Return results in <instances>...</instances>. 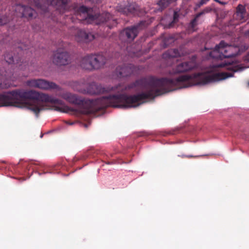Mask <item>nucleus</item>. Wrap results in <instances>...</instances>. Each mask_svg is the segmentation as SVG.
<instances>
[{"label": "nucleus", "mask_w": 249, "mask_h": 249, "mask_svg": "<svg viewBox=\"0 0 249 249\" xmlns=\"http://www.w3.org/2000/svg\"><path fill=\"white\" fill-rule=\"evenodd\" d=\"M144 90L133 95L124 94L103 96L96 100L83 98L77 95L57 90V95L67 102L79 106L78 110L83 114L95 115L109 107L120 108L135 107L147 99H154L156 97L169 92V78H156L149 76L143 77L128 85L124 90Z\"/></svg>", "instance_id": "f257e3e1"}, {"label": "nucleus", "mask_w": 249, "mask_h": 249, "mask_svg": "<svg viewBox=\"0 0 249 249\" xmlns=\"http://www.w3.org/2000/svg\"><path fill=\"white\" fill-rule=\"evenodd\" d=\"M27 99L30 100L27 105L28 108L36 115L40 111L45 109L44 103H50L54 104L62 105L61 100L53 98L48 94L39 93L35 90L25 91L22 89L15 90L6 94H0V106H18L20 102Z\"/></svg>", "instance_id": "f03ea898"}, {"label": "nucleus", "mask_w": 249, "mask_h": 249, "mask_svg": "<svg viewBox=\"0 0 249 249\" xmlns=\"http://www.w3.org/2000/svg\"><path fill=\"white\" fill-rule=\"evenodd\" d=\"M92 12V8L82 5L75 10V14L79 20L88 24H105L109 29H111L117 24L116 19L109 13L105 12L102 14L96 15L93 14Z\"/></svg>", "instance_id": "7ed1b4c3"}, {"label": "nucleus", "mask_w": 249, "mask_h": 249, "mask_svg": "<svg viewBox=\"0 0 249 249\" xmlns=\"http://www.w3.org/2000/svg\"><path fill=\"white\" fill-rule=\"evenodd\" d=\"M8 11L9 12L8 15H7L6 8L4 11L1 10L0 12V25L1 26L6 24L10 21V19L13 20L14 18L13 17L14 16L20 18L24 17L28 19H31L36 16V13L33 9L30 7L25 6L17 3H14L11 7H9Z\"/></svg>", "instance_id": "20e7f679"}, {"label": "nucleus", "mask_w": 249, "mask_h": 249, "mask_svg": "<svg viewBox=\"0 0 249 249\" xmlns=\"http://www.w3.org/2000/svg\"><path fill=\"white\" fill-rule=\"evenodd\" d=\"M238 51L237 47L228 45L224 41H221L218 45L215 46L214 49L210 53L209 55L214 58L222 59L236 56Z\"/></svg>", "instance_id": "39448f33"}, {"label": "nucleus", "mask_w": 249, "mask_h": 249, "mask_svg": "<svg viewBox=\"0 0 249 249\" xmlns=\"http://www.w3.org/2000/svg\"><path fill=\"white\" fill-rule=\"evenodd\" d=\"M69 0H34L33 5L43 12L48 11V6L55 7L60 13L65 12Z\"/></svg>", "instance_id": "423d86ee"}, {"label": "nucleus", "mask_w": 249, "mask_h": 249, "mask_svg": "<svg viewBox=\"0 0 249 249\" xmlns=\"http://www.w3.org/2000/svg\"><path fill=\"white\" fill-rule=\"evenodd\" d=\"M26 84L29 87L38 88L43 90L56 89L57 91L61 89V88L55 83L42 79H34L28 80Z\"/></svg>", "instance_id": "0eeeda50"}, {"label": "nucleus", "mask_w": 249, "mask_h": 249, "mask_svg": "<svg viewBox=\"0 0 249 249\" xmlns=\"http://www.w3.org/2000/svg\"><path fill=\"white\" fill-rule=\"evenodd\" d=\"M70 56L68 52L61 49H57L53 53V62L58 66L66 65L70 63Z\"/></svg>", "instance_id": "6e6552de"}, {"label": "nucleus", "mask_w": 249, "mask_h": 249, "mask_svg": "<svg viewBox=\"0 0 249 249\" xmlns=\"http://www.w3.org/2000/svg\"><path fill=\"white\" fill-rule=\"evenodd\" d=\"M195 67L193 61H185L178 63L170 71V74H177L191 71Z\"/></svg>", "instance_id": "1a4fd4ad"}, {"label": "nucleus", "mask_w": 249, "mask_h": 249, "mask_svg": "<svg viewBox=\"0 0 249 249\" xmlns=\"http://www.w3.org/2000/svg\"><path fill=\"white\" fill-rule=\"evenodd\" d=\"M138 26L127 27L121 32L119 36L120 39L124 41H133L138 34Z\"/></svg>", "instance_id": "9d476101"}, {"label": "nucleus", "mask_w": 249, "mask_h": 249, "mask_svg": "<svg viewBox=\"0 0 249 249\" xmlns=\"http://www.w3.org/2000/svg\"><path fill=\"white\" fill-rule=\"evenodd\" d=\"M117 11L122 13L124 15H139V7L138 5L134 3L129 4L126 6H124L122 4L118 5L116 7Z\"/></svg>", "instance_id": "9b49d317"}, {"label": "nucleus", "mask_w": 249, "mask_h": 249, "mask_svg": "<svg viewBox=\"0 0 249 249\" xmlns=\"http://www.w3.org/2000/svg\"><path fill=\"white\" fill-rule=\"evenodd\" d=\"M75 40L79 43H88L95 38L94 35L82 29H78L75 35Z\"/></svg>", "instance_id": "f8f14e48"}, {"label": "nucleus", "mask_w": 249, "mask_h": 249, "mask_svg": "<svg viewBox=\"0 0 249 249\" xmlns=\"http://www.w3.org/2000/svg\"><path fill=\"white\" fill-rule=\"evenodd\" d=\"M92 70H99L104 67L107 62L106 57L102 54H91Z\"/></svg>", "instance_id": "ddd939ff"}, {"label": "nucleus", "mask_w": 249, "mask_h": 249, "mask_svg": "<svg viewBox=\"0 0 249 249\" xmlns=\"http://www.w3.org/2000/svg\"><path fill=\"white\" fill-rule=\"evenodd\" d=\"M134 69V66L132 64H123L116 68V72L120 77H126L133 72Z\"/></svg>", "instance_id": "4468645a"}, {"label": "nucleus", "mask_w": 249, "mask_h": 249, "mask_svg": "<svg viewBox=\"0 0 249 249\" xmlns=\"http://www.w3.org/2000/svg\"><path fill=\"white\" fill-rule=\"evenodd\" d=\"M234 18L239 23H243L247 19L248 14L244 5L239 4L237 6L236 13L234 15Z\"/></svg>", "instance_id": "2eb2a0df"}, {"label": "nucleus", "mask_w": 249, "mask_h": 249, "mask_svg": "<svg viewBox=\"0 0 249 249\" xmlns=\"http://www.w3.org/2000/svg\"><path fill=\"white\" fill-rule=\"evenodd\" d=\"M91 58V54H88L82 57L80 61V67L83 69L92 71V60Z\"/></svg>", "instance_id": "dca6fc26"}, {"label": "nucleus", "mask_w": 249, "mask_h": 249, "mask_svg": "<svg viewBox=\"0 0 249 249\" xmlns=\"http://www.w3.org/2000/svg\"><path fill=\"white\" fill-rule=\"evenodd\" d=\"M4 59L9 64H18L21 59L15 54L13 55L12 53L6 52L4 54Z\"/></svg>", "instance_id": "f3484780"}, {"label": "nucleus", "mask_w": 249, "mask_h": 249, "mask_svg": "<svg viewBox=\"0 0 249 249\" xmlns=\"http://www.w3.org/2000/svg\"><path fill=\"white\" fill-rule=\"evenodd\" d=\"M180 56L179 52L177 49H170L162 54V57L165 59H171Z\"/></svg>", "instance_id": "a211bd4d"}, {"label": "nucleus", "mask_w": 249, "mask_h": 249, "mask_svg": "<svg viewBox=\"0 0 249 249\" xmlns=\"http://www.w3.org/2000/svg\"><path fill=\"white\" fill-rule=\"evenodd\" d=\"M209 9L208 8H206V9H204V10H203L202 12L197 13L196 15L195 18L193 20H192V21H191L190 24V28L192 30H194V28L196 27V26L197 24L196 22H197V18L199 17H200L201 16H202V15H203L204 14L209 12Z\"/></svg>", "instance_id": "6ab92c4d"}, {"label": "nucleus", "mask_w": 249, "mask_h": 249, "mask_svg": "<svg viewBox=\"0 0 249 249\" xmlns=\"http://www.w3.org/2000/svg\"><path fill=\"white\" fill-rule=\"evenodd\" d=\"M176 0H160L158 3V4L161 8V10H162L164 8L167 7L170 3L175 1Z\"/></svg>", "instance_id": "aec40b11"}, {"label": "nucleus", "mask_w": 249, "mask_h": 249, "mask_svg": "<svg viewBox=\"0 0 249 249\" xmlns=\"http://www.w3.org/2000/svg\"><path fill=\"white\" fill-rule=\"evenodd\" d=\"M175 40V39L173 36H169L168 37L164 39V43L166 45H168L169 44L174 42Z\"/></svg>", "instance_id": "412c9836"}, {"label": "nucleus", "mask_w": 249, "mask_h": 249, "mask_svg": "<svg viewBox=\"0 0 249 249\" xmlns=\"http://www.w3.org/2000/svg\"><path fill=\"white\" fill-rule=\"evenodd\" d=\"M209 0H201L199 2H198L196 4V6L198 7H200V6H201L202 5H203V4L206 3V2L208 1Z\"/></svg>", "instance_id": "4be33fe9"}, {"label": "nucleus", "mask_w": 249, "mask_h": 249, "mask_svg": "<svg viewBox=\"0 0 249 249\" xmlns=\"http://www.w3.org/2000/svg\"><path fill=\"white\" fill-rule=\"evenodd\" d=\"M179 157H180L182 158H196L197 157V156H194L193 155H178Z\"/></svg>", "instance_id": "5701e85b"}, {"label": "nucleus", "mask_w": 249, "mask_h": 249, "mask_svg": "<svg viewBox=\"0 0 249 249\" xmlns=\"http://www.w3.org/2000/svg\"><path fill=\"white\" fill-rule=\"evenodd\" d=\"M244 60L249 62V53L244 57Z\"/></svg>", "instance_id": "b1692460"}, {"label": "nucleus", "mask_w": 249, "mask_h": 249, "mask_svg": "<svg viewBox=\"0 0 249 249\" xmlns=\"http://www.w3.org/2000/svg\"><path fill=\"white\" fill-rule=\"evenodd\" d=\"M24 49L26 50V48L23 49V48L21 46H18L16 48V51H17L23 50Z\"/></svg>", "instance_id": "393cba45"}, {"label": "nucleus", "mask_w": 249, "mask_h": 249, "mask_svg": "<svg viewBox=\"0 0 249 249\" xmlns=\"http://www.w3.org/2000/svg\"><path fill=\"white\" fill-rule=\"evenodd\" d=\"M215 1L218 2L219 3L221 4V5L225 4L226 3L224 2L221 0H214Z\"/></svg>", "instance_id": "a878e982"}, {"label": "nucleus", "mask_w": 249, "mask_h": 249, "mask_svg": "<svg viewBox=\"0 0 249 249\" xmlns=\"http://www.w3.org/2000/svg\"><path fill=\"white\" fill-rule=\"evenodd\" d=\"M118 89V87H115V88H111V90H115L116 89Z\"/></svg>", "instance_id": "bb28decb"}, {"label": "nucleus", "mask_w": 249, "mask_h": 249, "mask_svg": "<svg viewBox=\"0 0 249 249\" xmlns=\"http://www.w3.org/2000/svg\"><path fill=\"white\" fill-rule=\"evenodd\" d=\"M172 24H173V23H170V24H169V28H170L171 27H172Z\"/></svg>", "instance_id": "cd10ccee"}, {"label": "nucleus", "mask_w": 249, "mask_h": 249, "mask_svg": "<svg viewBox=\"0 0 249 249\" xmlns=\"http://www.w3.org/2000/svg\"><path fill=\"white\" fill-rule=\"evenodd\" d=\"M97 92H98V91H97V92H96V91H93V92H91V93H92V94H95V93H96Z\"/></svg>", "instance_id": "c85d7f7f"}, {"label": "nucleus", "mask_w": 249, "mask_h": 249, "mask_svg": "<svg viewBox=\"0 0 249 249\" xmlns=\"http://www.w3.org/2000/svg\"><path fill=\"white\" fill-rule=\"evenodd\" d=\"M8 30H9V31L10 30H13V29H12V28H11L10 27H9V29Z\"/></svg>", "instance_id": "c756f323"}, {"label": "nucleus", "mask_w": 249, "mask_h": 249, "mask_svg": "<svg viewBox=\"0 0 249 249\" xmlns=\"http://www.w3.org/2000/svg\"><path fill=\"white\" fill-rule=\"evenodd\" d=\"M175 14H176V13L175 14V15H174V18H175Z\"/></svg>", "instance_id": "7c9ffc66"}, {"label": "nucleus", "mask_w": 249, "mask_h": 249, "mask_svg": "<svg viewBox=\"0 0 249 249\" xmlns=\"http://www.w3.org/2000/svg\"><path fill=\"white\" fill-rule=\"evenodd\" d=\"M248 85H249V82L248 83Z\"/></svg>", "instance_id": "2f4dec72"}]
</instances>
